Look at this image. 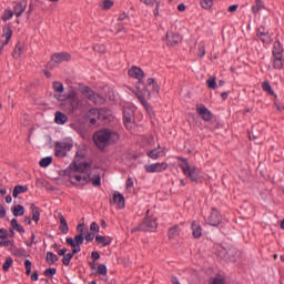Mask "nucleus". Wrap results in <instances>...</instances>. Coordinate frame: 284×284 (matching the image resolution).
Masks as SVG:
<instances>
[{"label": "nucleus", "instance_id": "obj_1", "mask_svg": "<svg viewBox=\"0 0 284 284\" xmlns=\"http://www.w3.org/2000/svg\"><path fill=\"white\" fill-rule=\"evenodd\" d=\"M64 175L69 176L71 183H82V185H88L92 183L94 187H100L101 185V175L94 174L92 176V164L89 162L77 163V160L69 165L64 171Z\"/></svg>", "mask_w": 284, "mask_h": 284}, {"label": "nucleus", "instance_id": "obj_2", "mask_svg": "<svg viewBox=\"0 0 284 284\" xmlns=\"http://www.w3.org/2000/svg\"><path fill=\"white\" fill-rule=\"evenodd\" d=\"M128 74L132 79H138V82L135 84V88H136L135 97L140 101V103L143 105V108L146 110V112H150L152 108H150V103H148V101L152 99V93H150V90H148V88H145V84H143V81H141V79H143L144 77L143 70L139 67H132L128 71Z\"/></svg>", "mask_w": 284, "mask_h": 284}, {"label": "nucleus", "instance_id": "obj_3", "mask_svg": "<svg viewBox=\"0 0 284 284\" xmlns=\"http://www.w3.org/2000/svg\"><path fill=\"white\" fill-rule=\"evenodd\" d=\"M121 135L119 132L110 130V129H101L93 133V143L95 144L98 150L103 152L110 145H114V143H119Z\"/></svg>", "mask_w": 284, "mask_h": 284}, {"label": "nucleus", "instance_id": "obj_4", "mask_svg": "<svg viewBox=\"0 0 284 284\" xmlns=\"http://www.w3.org/2000/svg\"><path fill=\"white\" fill-rule=\"evenodd\" d=\"M159 227V224L156 223V219L154 217H145L142 223H140L136 227H133L131 230V234H134V232H154Z\"/></svg>", "mask_w": 284, "mask_h": 284}, {"label": "nucleus", "instance_id": "obj_5", "mask_svg": "<svg viewBox=\"0 0 284 284\" xmlns=\"http://www.w3.org/2000/svg\"><path fill=\"white\" fill-rule=\"evenodd\" d=\"M179 160L182 161V163L179 164V168H181L183 174L186 175L192 183H196V181H199L196 168H191L190 162L184 158H179Z\"/></svg>", "mask_w": 284, "mask_h": 284}, {"label": "nucleus", "instance_id": "obj_6", "mask_svg": "<svg viewBox=\"0 0 284 284\" xmlns=\"http://www.w3.org/2000/svg\"><path fill=\"white\" fill-rule=\"evenodd\" d=\"M72 59V55L68 52H60V53H54L51 57V60L47 63L48 70H54L55 65H61L63 61H70Z\"/></svg>", "mask_w": 284, "mask_h": 284}, {"label": "nucleus", "instance_id": "obj_7", "mask_svg": "<svg viewBox=\"0 0 284 284\" xmlns=\"http://www.w3.org/2000/svg\"><path fill=\"white\" fill-rule=\"evenodd\" d=\"M82 94L95 105H103L105 103V99L101 94L94 93L90 87H83Z\"/></svg>", "mask_w": 284, "mask_h": 284}, {"label": "nucleus", "instance_id": "obj_8", "mask_svg": "<svg viewBox=\"0 0 284 284\" xmlns=\"http://www.w3.org/2000/svg\"><path fill=\"white\" fill-rule=\"evenodd\" d=\"M67 105H70V111L75 112L79 110V105H81V100H79V92L77 90L71 89L65 97Z\"/></svg>", "mask_w": 284, "mask_h": 284}, {"label": "nucleus", "instance_id": "obj_9", "mask_svg": "<svg viewBox=\"0 0 284 284\" xmlns=\"http://www.w3.org/2000/svg\"><path fill=\"white\" fill-rule=\"evenodd\" d=\"M70 150H72V143L58 141L54 144V156L64 159V156H68V152H70Z\"/></svg>", "mask_w": 284, "mask_h": 284}, {"label": "nucleus", "instance_id": "obj_10", "mask_svg": "<svg viewBox=\"0 0 284 284\" xmlns=\"http://www.w3.org/2000/svg\"><path fill=\"white\" fill-rule=\"evenodd\" d=\"M144 170L148 174L165 172V170H168V164L165 162H158V163H153V164H146V165H144Z\"/></svg>", "mask_w": 284, "mask_h": 284}, {"label": "nucleus", "instance_id": "obj_11", "mask_svg": "<svg viewBox=\"0 0 284 284\" xmlns=\"http://www.w3.org/2000/svg\"><path fill=\"white\" fill-rule=\"evenodd\" d=\"M2 38L6 40L0 41V54L3 51V48H6V45H8V43H10V39H12V27H10V24H6L2 28Z\"/></svg>", "mask_w": 284, "mask_h": 284}, {"label": "nucleus", "instance_id": "obj_12", "mask_svg": "<svg viewBox=\"0 0 284 284\" xmlns=\"http://www.w3.org/2000/svg\"><path fill=\"white\" fill-rule=\"evenodd\" d=\"M224 257L226 258V261H230V263H236V258L241 256L239 248L234 246H229L227 248L224 250Z\"/></svg>", "mask_w": 284, "mask_h": 284}, {"label": "nucleus", "instance_id": "obj_13", "mask_svg": "<svg viewBox=\"0 0 284 284\" xmlns=\"http://www.w3.org/2000/svg\"><path fill=\"white\" fill-rule=\"evenodd\" d=\"M221 221H223V217L221 216L219 210L212 209L211 215L209 216V225L217 227V225H221Z\"/></svg>", "mask_w": 284, "mask_h": 284}, {"label": "nucleus", "instance_id": "obj_14", "mask_svg": "<svg viewBox=\"0 0 284 284\" xmlns=\"http://www.w3.org/2000/svg\"><path fill=\"white\" fill-rule=\"evenodd\" d=\"M196 113L203 119V121L212 120V111L205 108L204 104H196Z\"/></svg>", "mask_w": 284, "mask_h": 284}, {"label": "nucleus", "instance_id": "obj_15", "mask_svg": "<svg viewBox=\"0 0 284 284\" xmlns=\"http://www.w3.org/2000/svg\"><path fill=\"white\" fill-rule=\"evenodd\" d=\"M110 204L111 205H118L119 210H123V207H125V197L123 196V194L119 193V192H114L113 193V199L110 200Z\"/></svg>", "mask_w": 284, "mask_h": 284}, {"label": "nucleus", "instance_id": "obj_16", "mask_svg": "<svg viewBox=\"0 0 284 284\" xmlns=\"http://www.w3.org/2000/svg\"><path fill=\"white\" fill-rule=\"evenodd\" d=\"M178 43H181V36L179 33L168 31L166 32V44L168 45H176Z\"/></svg>", "mask_w": 284, "mask_h": 284}, {"label": "nucleus", "instance_id": "obj_17", "mask_svg": "<svg viewBox=\"0 0 284 284\" xmlns=\"http://www.w3.org/2000/svg\"><path fill=\"white\" fill-rule=\"evenodd\" d=\"M257 37L263 43H270L272 41V36H270V31H267L265 27H260L257 29Z\"/></svg>", "mask_w": 284, "mask_h": 284}, {"label": "nucleus", "instance_id": "obj_18", "mask_svg": "<svg viewBox=\"0 0 284 284\" xmlns=\"http://www.w3.org/2000/svg\"><path fill=\"white\" fill-rule=\"evenodd\" d=\"M26 8H28V1L26 0L22 2L16 3V6L13 7V13L18 19L19 17H21V14L26 12Z\"/></svg>", "mask_w": 284, "mask_h": 284}, {"label": "nucleus", "instance_id": "obj_19", "mask_svg": "<svg viewBox=\"0 0 284 284\" xmlns=\"http://www.w3.org/2000/svg\"><path fill=\"white\" fill-rule=\"evenodd\" d=\"M110 116H112V111H110V109H98V121H110Z\"/></svg>", "mask_w": 284, "mask_h": 284}, {"label": "nucleus", "instance_id": "obj_20", "mask_svg": "<svg viewBox=\"0 0 284 284\" xmlns=\"http://www.w3.org/2000/svg\"><path fill=\"white\" fill-rule=\"evenodd\" d=\"M132 119H134V111L129 106H124L123 108L124 125L128 126L129 123H132Z\"/></svg>", "mask_w": 284, "mask_h": 284}, {"label": "nucleus", "instance_id": "obj_21", "mask_svg": "<svg viewBox=\"0 0 284 284\" xmlns=\"http://www.w3.org/2000/svg\"><path fill=\"white\" fill-rule=\"evenodd\" d=\"M191 230L195 239H201V236H203V227H201V224H199V222L193 221L191 224Z\"/></svg>", "mask_w": 284, "mask_h": 284}, {"label": "nucleus", "instance_id": "obj_22", "mask_svg": "<svg viewBox=\"0 0 284 284\" xmlns=\"http://www.w3.org/2000/svg\"><path fill=\"white\" fill-rule=\"evenodd\" d=\"M54 122L58 125H65V123H68V115L61 111H57L54 114Z\"/></svg>", "mask_w": 284, "mask_h": 284}, {"label": "nucleus", "instance_id": "obj_23", "mask_svg": "<svg viewBox=\"0 0 284 284\" xmlns=\"http://www.w3.org/2000/svg\"><path fill=\"white\" fill-rule=\"evenodd\" d=\"M58 219L60 221V226H59L60 232H62V234H68V232H70V227L68 226V221L61 213L58 215Z\"/></svg>", "mask_w": 284, "mask_h": 284}, {"label": "nucleus", "instance_id": "obj_24", "mask_svg": "<svg viewBox=\"0 0 284 284\" xmlns=\"http://www.w3.org/2000/svg\"><path fill=\"white\" fill-rule=\"evenodd\" d=\"M65 243L67 245H70V247L72 248L71 253H73V255L79 254V252H81V245L74 244V239L67 237Z\"/></svg>", "mask_w": 284, "mask_h": 284}, {"label": "nucleus", "instance_id": "obj_25", "mask_svg": "<svg viewBox=\"0 0 284 284\" xmlns=\"http://www.w3.org/2000/svg\"><path fill=\"white\" fill-rule=\"evenodd\" d=\"M273 68H274V70H283V68H284L283 55L273 57Z\"/></svg>", "mask_w": 284, "mask_h": 284}, {"label": "nucleus", "instance_id": "obj_26", "mask_svg": "<svg viewBox=\"0 0 284 284\" xmlns=\"http://www.w3.org/2000/svg\"><path fill=\"white\" fill-rule=\"evenodd\" d=\"M28 192V185H16L13 189V199H18L19 194H26Z\"/></svg>", "mask_w": 284, "mask_h": 284}, {"label": "nucleus", "instance_id": "obj_27", "mask_svg": "<svg viewBox=\"0 0 284 284\" xmlns=\"http://www.w3.org/2000/svg\"><path fill=\"white\" fill-rule=\"evenodd\" d=\"M57 261H59V256L53 252L48 251L45 255V263H48V265H54Z\"/></svg>", "mask_w": 284, "mask_h": 284}, {"label": "nucleus", "instance_id": "obj_28", "mask_svg": "<svg viewBox=\"0 0 284 284\" xmlns=\"http://www.w3.org/2000/svg\"><path fill=\"white\" fill-rule=\"evenodd\" d=\"M159 150H161V146H158V149H153L151 151H148L146 155L149 156V159L156 160L160 156H163V151H159Z\"/></svg>", "mask_w": 284, "mask_h": 284}, {"label": "nucleus", "instance_id": "obj_29", "mask_svg": "<svg viewBox=\"0 0 284 284\" xmlns=\"http://www.w3.org/2000/svg\"><path fill=\"white\" fill-rule=\"evenodd\" d=\"M30 210L32 212V221H34V223H39V221L41 219V212L39 211V209L34 204L30 205Z\"/></svg>", "mask_w": 284, "mask_h": 284}, {"label": "nucleus", "instance_id": "obj_30", "mask_svg": "<svg viewBox=\"0 0 284 284\" xmlns=\"http://www.w3.org/2000/svg\"><path fill=\"white\" fill-rule=\"evenodd\" d=\"M273 57H283V45L281 44V41L274 42Z\"/></svg>", "mask_w": 284, "mask_h": 284}, {"label": "nucleus", "instance_id": "obj_31", "mask_svg": "<svg viewBox=\"0 0 284 284\" xmlns=\"http://www.w3.org/2000/svg\"><path fill=\"white\" fill-rule=\"evenodd\" d=\"M11 211L13 216H23V214H26V207L21 204L12 206Z\"/></svg>", "mask_w": 284, "mask_h": 284}, {"label": "nucleus", "instance_id": "obj_32", "mask_svg": "<svg viewBox=\"0 0 284 284\" xmlns=\"http://www.w3.org/2000/svg\"><path fill=\"white\" fill-rule=\"evenodd\" d=\"M95 241L103 245V247H108V245H111L112 244V239H106L105 236L103 235H97L95 236Z\"/></svg>", "mask_w": 284, "mask_h": 284}, {"label": "nucleus", "instance_id": "obj_33", "mask_svg": "<svg viewBox=\"0 0 284 284\" xmlns=\"http://www.w3.org/2000/svg\"><path fill=\"white\" fill-rule=\"evenodd\" d=\"M261 10H265V4L263 3V0H255V6L252 7L253 14H258Z\"/></svg>", "mask_w": 284, "mask_h": 284}, {"label": "nucleus", "instance_id": "obj_34", "mask_svg": "<svg viewBox=\"0 0 284 284\" xmlns=\"http://www.w3.org/2000/svg\"><path fill=\"white\" fill-rule=\"evenodd\" d=\"M181 234V227L179 225H174L173 227L169 229V239H176Z\"/></svg>", "mask_w": 284, "mask_h": 284}, {"label": "nucleus", "instance_id": "obj_35", "mask_svg": "<svg viewBox=\"0 0 284 284\" xmlns=\"http://www.w3.org/2000/svg\"><path fill=\"white\" fill-rule=\"evenodd\" d=\"M22 52H23V45L21 44V42H18L12 53L13 59H19Z\"/></svg>", "mask_w": 284, "mask_h": 284}, {"label": "nucleus", "instance_id": "obj_36", "mask_svg": "<svg viewBox=\"0 0 284 284\" xmlns=\"http://www.w3.org/2000/svg\"><path fill=\"white\" fill-rule=\"evenodd\" d=\"M262 90H264V92H267L271 97H275L276 99V95L274 93V90H272V84H270V81H264L262 83Z\"/></svg>", "mask_w": 284, "mask_h": 284}, {"label": "nucleus", "instance_id": "obj_37", "mask_svg": "<svg viewBox=\"0 0 284 284\" xmlns=\"http://www.w3.org/2000/svg\"><path fill=\"white\" fill-rule=\"evenodd\" d=\"M52 88L54 90V92H57L58 94H62L64 88H63V83H61L60 81H54L52 84Z\"/></svg>", "mask_w": 284, "mask_h": 284}, {"label": "nucleus", "instance_id": "obj_38", "mask_svg": "<svg viewBox=\"0 0 284 284\" xmlns=\"http://www.w3.org/2000/svg\"><path fill=\"white\" fill-rule=\"evenodd\" d=\"M52 164V156L42 158L39 162L40 168H48Z\"/></svg>", "mask_w": 284, "mask_h": 284}, {"label": "nucleus", "instance_id": "obj_39", "mask_svg": "<svg viewBox=\"0 0 284 284\" xmlns=\"http://www.w3.org/2000/svg\"><path fill=\"white\" fill-rule=\"evenodd\" d=\"M72 258H74V254L73 253L64 254V256L62 258V264L65 265V267H68V265H70V261H72Z\"/></svg>", "mask_w": 284, "mask_h": 284}, {"label": "nucleus", "instance_id": "obj_40", "mask_svg": "<svg viewBox=\"0 0 284 284\" xmlns=\"http://www.w3.org/2000/svg\"><path fill=\"white\" fill-rule=\"evenodd\" d=\"M97 274H99V276H105L108 274V266H105V264H100Z\"/></svg>", "mask_w": 284, "mask_h": 284}, {"label": "nucleus", "instance_id": "obj_41", "mask_svg": "<svg viewBox=\"0 0 284 284\" xmlns=\"http://www.w3.org/2000/svg\"><path fill=\"white\" fill-rule=\"evenodd\" d=\"M212 6H214V0H202L201 1V7L204 10H210V8H212Z\"/></svg>", "mask_w": 284, "mask_h": 284}, {"label": "nucleus", "instance_id": "obj_42", "mask_svg": "<svg viewBox=\"0 0 284 284\" xmlns=\"http://www.w3.org/2000/svg\"><path fill=\"white\" fill-rule=\"evenodd\" d=\"M12 257H7L6 262L2 265L3 272H8L10 270V267H12Z\"/></svg>", "mask_w": 284, "mask_h": 284}, {"label": "nucleus", "instance_id": "obj_43", "mask_svg": "<svg viewBox=\"0 0 284 284\" xmlns=\"http://www.w3.org/2000/svg\"><path fill=\"white\" fill-rule=\"evenodd\" d=\"M83 241H85L84 234H78L73 239L74 245H83Z\"/></svg>", "mask_w": 284, "mask_h": 284}, {"label": "nucleus", "instance_id": "obj_44", "mask_svg": "<svg viewBox=\"0 0 284 284\" xmlns=\"http://www.w3.org/2000/svg\"><path fill=\"white\" fill-rule=\"evenodd\" d=\"M88 119L95 118L99 120V109H91L87 113Z\"/></svg>", "mask_w": 284, "mask_h": 284}, {"label": "nucleus", "instance_id": "obj_45", "mask_svg": "<svg viewBox=\"0 0 284 284\" xmlns=\"http://www.w3.org/2000/svg\"><path fill=\"white\" fill-rule=\"evenodd\" d=\"M24 267L27 276H30V274H32V262L30 260H26Z\"/></svg>", "mask_w": 284, "mask_h": 284}, {"label": "nucleus", "instance_id": "obj_46", "mask_svg": "<svg viewBox=\"0 0 284 284\" xmlns=\"http://www.w3.org/2000/svg\"><path fill=\"white\" fill-rule=\"evenodd\" d=\"M206 85L211 90H216V78H210L206 80Z\"/></svg>", "mask_w": 284, "mask_h": 284}, {"label": "nucleus", "instance_id": "obj_47", "mask_svg": "<svg viewBox=\"0 0 284 284\" xmlns=\"http://www.w3.org/2000/svg\"><path fill=\"white\" fill-rule=\"evenodd\" d=\"M197 50H199V55L201 57V59H203V57H205V42H200Z\"/></svg>", "mask_w": 284, "mask_h": 284}, {"label": "nucleus", "instance_id": "obj_48", "mask_svg": "<svg viewBox=\"0 0 284 284\" xmlns=\"http://www.w3.org/2000/svg\"><path fill=\"white\" fill-rule=\"evenodd\" d=\"M112 6H114V1H112V0H104L102 2V10H110V8H112Z\"/></svg>", "mask_w": 284, "mask_h": 284}, {"label": "nucleus", "instance_id": "obj_49", "mask_svg": "<svg viewBox=\"0 0 284 284\" xmlns=\"http://www.w3.org/2000/svg\"><path fill=\"white\" fill-rule=\"evenodd\" d=\"M93 50L100 54H105V47L103 44L93 45Z\"/></svg>", "mask_w": 284, "mask_h": 284}, {"label": "nucleus", "instance_id": "obj_50", "mask_svg": "<svg viewBox=\"0 0 284 284\" xmlns=\"http://www.w3.org/2000/svg\"><path fill=\"white\" fill-rule=\"evenodd\" d=\"M12 17H14V11L9 10L4 12V14L2 16V20L9 21V19H12Z\"/></svg>", "mask_w": 284, "mask_h": 284}, {"label": "nucleus", "instance_id": "obj_51", "mask_svg": "<svg viewBox=\"0 0 284 284\" xmlns=\"http://www.w3.org/2000/svg\"><path fill=\"white\" fill-rule=\"evenodd\" d=\"M99 224L97 222H92L91 225H90V232L92 234H97L99 233Z\"/></svg>", "mask_w": 284, "mask_h": 284}, {"label": "nucleus", "instance_id": "obj_52", "mask_svg": "<svg viewBox=\"0 0 284 284\" xmlns=\"http://www.w3.org/2000/svg\"><path fill=\"white\" fill-rule=\"evenodd\" d=\"M14 245V240L0 241V247H10Z\"/></svg>", "mask_w": 284, "mask_h": 284}, {"label": "nucleus", "instance_id": "obj_53", "mask_svg": "<svg viewBox=\"0 0 284 284\" xmlns=\"http://www.w3.org/2000/svg\"><path fill=\"white\" fill-rule=\"evenodd\" d=\"M44 276H54V274H57V268L54 267H51V268H47L44 272H43Z\"/></svg>", "mask_w": 284, "mask_h": 284}, {"label": "nucleus", "instance_id": "obj_54", "mask_svg": "<svg viewBox=\"0 0 284 284\" xmlns=\"http://www.w3.org/2000/svg\"><path fill=\"white\" fill-rule=\"evenodd\" d=\"M211 284H225V278L224 277H214L211 281Z\"/></svg>", "mask_w": 284, "mask_h": 284}, {"label": "nucleus", "instance_id": "obj_55", "mask_svg": "<svg viewBox=\"0 0 284 284\" xmlns=\"http://www.w3.org/2000/svg\"><path fill=\"white\" fill-rule=\"evenodd\" d=\"M84 240L87 241V243L94 241V233H88L87 235H84Z\"/></svg>", "mask_w": 284, "mask_h": 284}, {"label": "nucleus", "instance_id": "obj_56", "mask_svg": "<svg viewBox=\"0 0 284 284\" xmlns=\"http://www.w3.org/2000/svg\"><path fill=\"white\" fill-rule=\"evenodd\" d=\"M91 258H93V262H97V261H99V258H101V254H99V252H97V251H93L91 253Z\"/></svg>", "mask_w": 284, "mask_h": 284}, {"label": "nucleus", "instance_id": "obj_57", "mask_svg": "<svg viewBox=\"0 0 284 284\" xmlns=\"http://www.w3.org/2000/svg\"><path fill=\"white\" fill-rule=\"evenodd\" d=\"M130 187H134V180L132 178H128L126 180V190H130Z\"/></svg>", "mask_w": 284, "mask_h": 284}, {"label": "nucleus", "instance_id": "obj_58", "mask_svg": "<svg viewBox=\"0 0 284 284\" xmlns=\"http://www.w3.org/2000/svg\"><path fill=\"white\" fill-rule=\"evenodd\" d=\"M275 105H276L278 112H284L283 102L275 101Z\"/></svg>", "mask_w": 284, "mask_h": 284}, {"label": "nucleus", "instance_id": "obj_59", "mask_svg": "<svg viewBox=\"0 0 284 284\" xmlns=\"http://www.w3.org/2000/svg\"><path fill=\"white\" fill-rule=\"evenodd\" d=\"M0 239H8V231L6 229H0Z\"/></svg>", "mask_w": 284, "mask_h": 284}, {"label": "nucleus", "instance_id": "obj_60", "mask_svg": "<svg viewBox=\"0 0 284 284\" xmlns=\"http://www.w3.org/2000/svg\"><path fill=\"white\" fill-rule=\"evenodd\" d=\"M142 3H145V6H154L156 3V0H140Z\"/></svg>", "mask_w": 284, "mask_h": 284}, {"label": "nucleus", "instance_id": "obj_61", "mask_svg": "<svg viewBox=\"0 0 284 284\" xmlns=\"http://www.w3.org/2000/svg\"><path fill=\"white\" fill-rule=\"evenodd\" d=\"M6 214H7L6 209L3 207L2 204H0V219H6Z\"/></svg>", "mask_w": 284, "mask_h": 284}, {"label": "nucleus", "instance_id": "obj_62", "mask_svg": "<svg viewBox=\"0 0 284 284\" xmlns=\"http://www.w3.org/2000/svg\"><path fill=\"white\" fill-rule=\"evenodd\" d=\"M236 10H239V4H232L227 9L229 12H236Z\"/></svg>", "mask_w": 284, "mask_h": 284}, {"label": "nucleus", "instance_id": "obj_63", "mask_svg": "<svg viewBox=\"0 0 284 284\" xmlns=\"http://www.w3.org/2000/svg\"><path fill=\"white\" fill-rule=\"evenodd\" d=\"M119 21H130V18L125 13H121L119 17Z\"/></svg>", "mask_w": 284, "mask_h": 284}, {"label": "nucleus", "instance_id": "obj_64", "mask_svg": "<svg viewBox=\"0 0 284 284\" xmlns=\"http://www.w3.org/2000/svg\"><path fill=\"white\" fill-rule=\"evenodd\" d=\"M77 230H78V232H80L79 234H84L83 233L84 232L83 224H78Z\"/></svg>", "mask_w": 284, "mask_h": 284}]
</instances>
